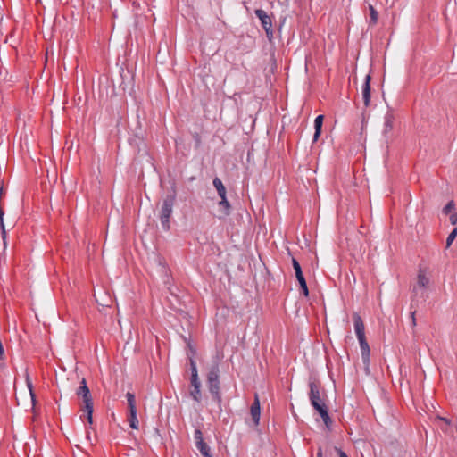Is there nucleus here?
I'll return each mask as SVG.
<instances>
[{
    "instance_id": "nucleus-29",
    "label": "nucleus",
    "mask_w": 457,
    "mask_h": 457,
    "mask_svg": "<svg viewBox=\"0 0 457 457\" xmlns=\"http://www.w3.org/2000/svg\"><path fill=\"white\" fill-rule=\"evenodd\" d=\"M335 451L337 452L338 457H348L347 454L338 447H335Z\"/></svg>"
},
{
    "instance_id": "nucleus-31",
    "label": "nucleus",
    "mask_w": 457,
    "mask_h": 457,
    "mask_svg": "<svg viewBox=\"0 0 457 457\" xmlns=\"http://www.w3.org/2000/svg\"><path fill=\"white\" fill-rule=\"evenodd\" d=\"M317 457H323V453H322V449H321V447H319V448H318Z\"/></svg>"
},
{
    "instance_id": "nucleus-21",
    "label": "nucleus",
    "mask_w": 457,
    "mask_h": 457,
    "mask_svg": "<svg viewBox=\"0 0 457 457\" xmlns=\"http://www.w3.org/2000/svg\"><path fill=\"white\" fill-rule=\"evenodd\" d=\"M457 236V228H453L452 232L448 235L446 238V247H450L453 240L455 239Z\"/></svg>"
},
{
    "instance_id": "nucleus-20",
    "label": "nucleus",
    "mask_w": 457,
    "mask_h": 457,
    "mask_svg": "<svg viewBox=\"0 0 457 457\" xmlns=\"http://www.w3.org/2000/svg\"><path fill=\"white\" fill-rule=\"evenodd\" d=\"M369 11H370L369 24L370 25H375L378 22V13L376 11V9L374 8V6L371 5V4L369 5Z\"/></svg>"
},
{
    "instance_id": "nucleus-24",
    "label": "nucleus",
    "mask_w": 457,
    "mask_h": 457,
    "mask_svg": "<svg viewBox=\"0 0 457 457\" xmlns=\"http://www.w3.org/2000/svg\"><path fill=\"white\" fill-rule=\"evenodd\" d=\"M455 208V204L452 200L446 204V205L443 208V213L449 214Z\"/></svg>"
},
{
    "instance_id": "nucleus-30",
    "label": "nucleus",
    "mask_w": 457,
    "mask_h": 457,
    "mask_svg": "<svg viewBox=\"0 0 457 457\" xmlns=\"http://www.w3.org/2000/svg\"><path fill=\"white\" fill-rule=\"evenodd\" d=\"M4 194H5V191H4V187L2 186L1 188H0V200L4 195Z\"/></svg>"
},
{
    "instance_id": "nucleus-12",
    "label": "nucleus",
    "mask_w": 457,
    "mask_h": 457,
    "mask_svg": "<svg viewBox=\"0 0 457 457\" xmlns=\"http://www.w3.org/2000/svg\"><path fill=\"white\" fill-rule=\"evenodd\" d=\"M191 386H193V390L190 391V396L196 402L201 401V381L198 378H190Z\"/></svg>"
},
{
    "instance_id": "nucleus-15",
    "label": "nucleus",
    "mask_w": 457,
    "mask_h": 457,
    "mask_svg": "<svg viewBox=\"0 0 457 457\" xmlns=\"http://www.w3.org/2000/svg\"><path fill=\"white\" fill-rule=\"evenodd\" d=\"M314 410L318 411V413L320 414V416L322 419L326 427L329 428L330 425L332 424V420L328 414L327 405L322 404V406L319 407L318 409H314Z\"/></svg>"
},
{
    "instance_id": "nucleus-16",
    "label": "nucleus",
    "mask_w": 457,
    "mask_h": 457,
    "mask_svg": "<svg viewBox=\"0 0 457 457\" xmlns=\"http://www.w3.org/2000/svg\"><path fill=\"white\" fill-rule=\"evenodd\" d=\"M323 120H324V116L323 115H318L315 120H314V129H315V131H314V135H313V139H312V142H316L318 141L320 134H321V129H322V125H323Z\"/></svg>"
},
{
    "instance_id": "nucleus-28",
    "label": "nucleus",
    "mask_w": 457,
    "mask_h": 457,
    "mask_svg": "<svg viewBox=\"0 0 457 457\" xmlns=\"http://www.w3.org/2000/svg\"><path fill=\"white\" fill-rule=\"evenodd\" d=\"M449 220L452 225L457 224V212L451 214Z\"/></svg>"
},
{
    "instance_id": "nucleus-14",
    "label": "nucleus",
    "mask_w": 457,
    "mask_h": 457,
    "mask_svg": "<svg viewBox=\"0 0 457 457\" xmlns=\"http://www.w3.org/2000/svg\"><path fill=\"white\" fill-rule=\"evenodd\" d=\"M370 75L367 74L362 85V99L365 107H368L370 103Z\"/></svg>"
},
{
    "instance_id": "nucleus-19",
    "label": "nucleus",
    "mask_w": 457,
    "mask_h": 457,
    "mask_svg": "<svg viewBox=\"0 0 457 457\" xmlns=\"http://www.w3.org/2000/svg\"><path fill=\"white\" fill-rule=\"evenodd\" d=\"M195 446L204 457H212L211 449L204 441L200 444H195Z\"/></svg>"
},
{
    "instance_id": "nucleus-11",
    "label": "nucleus",
    "mask_w": 457,
    "mask_h": 457,
    "mask_svg": "<svg viewBox=\"0 0 457 457\" xmlns=\"http://www.w3.org/2000/svg\"><path fill=\"white\" fill-rule=\"evenodd\" d=\"M358 340L360 343L362 362L368 369L369 364H370V345L366 340V337L358 338Z\"/></svg>"
},
{
    "instance_id": "nucleus-13",
    "label": "nucleus",
    "mask_w": 457,
    "mask_h": 457,
    "mask_svg": "<svg viewBox=\"0 0 457 457\" xmlns=\"http://www.w3.org/2000/svg\"><path fill=\"white\" fill-rule=\"evenodd\" d=\"M353 320L357 338L365 337V327L361 317L358 313L354 312L353 315Z\"/></svg>"
},
{
    "instance_id": "nucleus-5",
    "label": "nucleus",
    "mask_w": 457,
    "mask_h": 457,
    "mask_svg": "<svg viewBox=\"0 0 457 457\" xmlns=\"http://www.w3.org/2000/svg\"><path fill=\"white\" fill-rule=\"evenodd\" d=\"M309 388V399L313 409H318L322 404H325L321 398L320 383L317 379H310Z\"/></svg>"
},
{
    "instance_id": "nucleus-10",
    "label": "nucleus",
    "mask_w": 457,
    "mask_h": 457,
    "mask_svg": "<svg viewBox=\"0 0 457 457\" xmlns=\"http://www.w3.org/2000/svg\"><path fill=\"white\" fill-rule=\"evenodd\" d=\"M250 414L252 420L255 426H258L260 423V416H261V406L260 400L257 394L254 395V401L250 407Z\"/></svg>"
},
{
    "instance_id": "nucleus-26",
    "label": "nucleus",
    "mask_w": 457,
    "mask_h": 457,
    "mask_svg": "<svg viewBox=\"0 0 457 457\" xmlns=\"http://www.w3.org/2000/svg\"><path fill=\"white\" fill-rule=\"evenodd\" d=\"M192 136H193V138L195 140V148H199L201 144H202L201 136L197 132L194 133Z\"/></svg>"
},
{
    "instance_id": "nucleus-8",
    "label": "nucleus",
    "mask_w": 457,
    "mask_h": 457,
    "mask_svg": "<svg viewBox=\"0 0 457 457\" xmlns=\"http://www.w3.org/2000/svg\"><path fill=\"white\" fill-rule=\"evenodd\" d=\"M292 265L295 270V277L299 283L300 289H301L302 293L303 294V295L305 297H308L309 296V289L307 287L305 278L303 274L301 265H300L299 262L295 258L292 259Z\"/></svg>"
},
{
    "instance_id": "nucleus-22",
    "label": "nucleus",
    "mask_w": 457,
    "mask_h": 457,
    "mask_svg": "<svg viewBox=\"0 0 457 457\" xmlns=\"http://www.w3.org/2000/svg\"><path fill=\"white\" fill-rule=\"evenodd\" d=\"M189 363H190V370H191V378H198V372L196 368V363L193 358H189Z\"/></svg>"
},
{
    "instance_id": "nucleus-32",
    "label": "nucleus",
    "mask_w": 457,
    "mask_h": 457,
    "mask_svg": "<svg viewBox=\"0 0 457 457\" xmlns=\"http://www.w3.org/2000/svg\"><path fill=\"white\" fill-rule=\"evenodd\" d=\"M439 420H443L446 425H449L450 424V420L446 418H441L439 417Z\"/></svg>"
},
{
    "instance_id": "nucleus-7",
    "label": "nucleus",
    "mask_w": 457,
    "mask_h": 457,
    "mask_svg": "<svg viewBox=\"0 0 457 457\" xmlns=\"http://www.w3.org/2000/svg\"><path fill=\"white\" fill-rule=\"evenodd\" d=\"M126 398H127L128 406H129L128 421L129 423V427L133 429H138V420L137 418V406H136L135 395L133 393L128 392L126 394Z\"/></svg>"
},
{
    "instance_id": "nucleus-25",
    "label": "nucleus",
    "mask_w": 457,
    "mask_h": 457,
    "mask_svg": "<svg viewBox=\"0 0 457 457\" xmlns=\"http://www.w3.org/2000/svg\"><path fill=\"white\" fill-rule=\"evenodd\" d=\"M195 444H200L204 441L203 433L200 428H196L194 433Z\"/></svg>"
},
{
    "instance_id": "nucleus-27",
    "label": "nucleus",
    "mask_w": 457,
    "mask_h": 457,
    "mask_svg": "<svg viewBox=\"0 0 457 457\" xmlns=\"http://www.w3.org/2000/svg\"><path fill=\"white\" fill-rule=\"evenodd\" d=\"M0 228H1V234H2V237H3V241H4V244L5 245H6V242H5V239H6V230H5L4 224H3V226H0Z\"/></svg>"
},
{
    "instance_id": "nucleus-3",
    "label": "nucleus",
    "mask_w": 457,
    "mask_h": 457,
    "mask_svg": "<svg viewBox=\"0 0 457 457\" xmlns=\"http://www.w3.org/2000/svg\"><path fill=\"white\" fill-rule=\"evenodd\" d=\"M206 383L212 400L220 405L222 398L220 394V368L217 363L210 368Z\"/></svg>"
},
{
    "instance_id": "nucleus-18",
    "label": "nucleus",
    "mask_w": 457,
    "mask_h": 457,
    "mask_svg": "<svg viewBox=\"0 0 457 457\" xmlns=\"http://www.w3.org/2000/svg\"><path fill=\"white\" fill-rule=\"evenodd\" d=\"M213 187L216 188L217 193L220 197L226 195V187H224L222 181L218 177L214 178L212 181Z\"/></svg>"
},
{
    "instance_id": "nucleus-2",
    "label": "nucleus",
    "mask_w": 457,
    "mask_h": 457,
    "mask_svg": "<svg viewBox=\"0 0 457 457\" xmlns=\"http://www.w3.org/2000/svg\"><path fill=\"white\" fill-rule=\"evenodd\" d=\"M76 395L79 399L82 400L83 405L80 407V411L83 414L80 416V419H87L89 424L93 423V399L90 393V390L87 385V381L85 378H82L80 381V386L76 390Z\"/></svg>"
},
{
    "instance_id": "nucleus-9",
    "label": "nucleus",
    "mask_w": 457,
    "mask_h": 457,
    "mask_svg": "<svg viewBox=\"0 0 457 457\" xmlns=\"http://www.w3.org/2000/svg\"><path fill=\"white\" fill-rule=\"evenodd\" d=\"M394 122H395V115L392 109H389L384 118V129H383V135L384 137L388 139L390 138L391 132L394 129Z\"/></svg>"
},
{
    "instance_id": "nucleus-4",
    "label": "nucleus",
    "mask_w": 457,
    "mask_h": 457,
    "mask_svg": "<svg viewBox=\"0 0 457 457\" xmlns=\"http://www.w3.org/2000/svg\"><path fill=\"white\" fill-rule=\"evenodd\" d=\"M175 201H176L175 191H173L172 194L168 195L163 200L162 206L161 209V213H160V220H161L162 227L164 230H169L170 228V218L172 213V208L175 204Z\"/></svg>"
},
{
    "instance_id": "nucleus-1",
    "label": "nucleus",
    "mask_w": 457,
    "mask_h": 457,
    "mask_svg": "<svg viewBox=\"0 0 457 457\" xmlns=\"http://www.w3.org/2000/svg\"><path fill=\"white\" fill-rule=\"evenodd\" d=\"M430 279L426 275L425 270L420 268L417 276V283L413 286L412 288L411 303V308L413 309L411 312V326L413 328L416 326V308H418L420 301V303H424L426 301L427 295L425 294V290L428 287Z\"/></svg>"
},
{
    "instance_id": "nucleus-23",
    "label": "nucleus",
    "mask_w": 457,
    "mask_h": 457,
    "mask_svg": "<svg viewBox=\"0 0 457 457\" xmlns=\"http://www.w3.org/2000/svg\"><path fill=\"white\" fill-rule=\"evenodd\" d=\"M26 383H27V386H28V388L29 390V394H30V396H31V400L33 402V403H35L36 401V395L34 393V390H33V385L31 383V381L29 380V376H27L26 378Z\"/></svg>"
},
{
    "instance_id": "nucleus-6",
    "label": "nucleus",
    "mask_w": 457,
    "mask_h": 457,
    "mask_svg": "<svg viewBox=\"0 0 457 457\" xmlns=\"http://www.w3.org/2000/svg\"><path fill=\"white\" fill-rule=\"evenodd\" d=\"M255 15L260 19L262 29L265 30L266 37L270 42L273 39L272 19L264 10L256 9Z\"/></svg>"
},
{
    "instance_id": "nucleus-17",
    "label": "nucleus",
    "mask_w": 457,
    "mask_h": 457,
    "mask_svg": "<svg viewBox=\"0 0 457 457\" xmlns=\"http://www.w3.org/2000/svg\"><path fill=\"white\" fill-rule=\"evenodd\" d=\"M218 205L220 207V212L224 217L230 214L231 206L226 195L220 197V201L219 202Z\"/></svg>"
}]
</instances>
